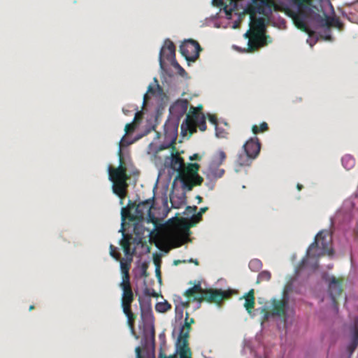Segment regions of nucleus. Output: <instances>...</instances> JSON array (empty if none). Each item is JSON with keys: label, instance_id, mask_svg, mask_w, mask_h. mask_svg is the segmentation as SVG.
Segmentation results:
<instances>
[{"label": "nucleus", "instance_id": "nucleus-35", "mask_svg": "<svg viewBox=\"0 0 358 358\" xmlns=\"http://www.w3.org/2000/svg\"><path fill=\"white\" fill-rule=\"evenodd\" d=\"M159 358H168V357L162 352V350H161L159 354Z\"/></svg>", "mask_w": 358, "mask_h": 358}, {"label": "nucleus", "instance_id": "nucleus-34", "mask_svg": "<svg viewBox=\"0 0 358 358\" xmlns=\"http://www.w3.org/2000/svg\"><path fill=\"white\" fill-rule=\"evenodd\" d=\"M141 117V114L140 113H136L134 119V122H136L138 118Z\"/></svg>", "mask_w": 358, "mask_h": 358}, {"label": "nucleus", "instance_id": "nucleus-19", "mask_svg": "<svg viewBox=\"0 0 358 358\" xmlns=\"http://www.w3.org/2000/svg\"><path fill=\"white\" fill-rule=\"evenodd\" d=\"M120 244L125 255L132 256L133 252H131L130 238L124 237L122 239Z\"/></svg>", "mask_w": 358, "mask_h": 358}, {"label": "nucleus", "instance_id": "nucleus-6", "mask_svg": "<svg viewBox=\"0 0 358 358\" xmlns=\"http://www.w3.org/2000/svg\"><path fill=\"white\" fill-rule=\"evenodd\" d=\"M120 164L117 167L108 166V179L113 182V192L121 199H124L127 194L129 185L127 180L129 176L127 173V167L124 165L123 155L121 148L118 150Z\"/></svg>", "mask_w": 358, "mask_h": 358}, {"label": "nucleus", "instance_id": "nucleus-40", "mask_svg": "<svg viewBox=\"0 0 358 358\" xmlns=\"http://www.w3.org/2000/svg\"><path fill=\"white\" fill-rule=\"evenodd\" d=\"M196 199H198L199 203H201L202 201V197L199 195L196 196Z\"/></svg>", "mask_w": 358, "mask_h": 358}, {"label": "nucleus", "instance_id": "nucleus-49", "mask_svg": "<svg viewBox=\"0 0 358 358\" xmlns=\"http://www.w3.org/2000/svg\"><path fill=\"white\" fill-rule=\"evenodd\" d=\"M122 141H123V139H121L120 141V143H122Z\"/></svg>", "mask_w": 358, "mask_h": 358}, {"label": "nucleus", "instance_id": "nucleus-28", "mask_svg": "<svg viewBox=\"0 0 358 358\" xmlns=\"http://www.w3.org/2000/svg\"><path fill=\"white\" fill-rule=\"evenodd\" d=\"M212 3L215 6H222L224 5V0H212Z\"/></svg>", "mask_w": 358, "mask_h": 358}, {"label": "nucleus", "instance_id": "nucleus-3", "mask_svg": "<svg viewBox=\"0 0 358 358\" xmlns=\"http://www.w3.org/2000/svg\"><path fill=\"white\" fill-rule=\"evenodd\" d=\"M292 286L286 285L280 296L273 297L261 308L256 309V313H259L261 324L270 318H273L277 322L279 329L285 330L289 322L293 316V309L290 306L289 292Z\"/></svg>", "mask_w": 358, "mask_h": 358}, {"label": "nucleus", "instance_id": "nucleus-37", "mask_svg": "<svg viewBox=\"0 0 358 358\" xmlns=\"http://www.w3.org/2000/svg\"><path fill=\"white\" fill-rule=\"evenodd\" d=\"M148 92H151V93H153V92H154L153 87H152L151 85H149V86H148Z\"/></svg>", "mask_w": 358, "mask_h": 358}, {"label": "nucleus", "instance_id": "nucleus-52", "mask_svg": "<svg viewBox=\"0 0 358 358\" xmlns=\"http://www.w3.org/2000/svg\"><path fill=\"white\" fill-rule=\"evenodd\" d=\"M186 358H190V356L189 357H187Z\"/></svg>", "mask_w": 358, "mask_h": 358}, {"label": "nucleus", "instance_id": "nucleus-1", "mask_svg": "<svg viewBox=\"0 0 358 358\" xmlns=\"http://www.w3.org/2000/svg\"><path fill=\"white\" fill-rule=\"evenodd\" d=\"M274 5L271 0H225V28L236 29L245 15H249V29L244 34L248 52H253L271 43L266 35V20Z\"/></svg>", "mask_w": 358, "mask_h": 358}, {"label": "nucleus", "instance_id": "nucleus-9", "mask_svg": "<svg viewBox=\"0 0 358 358\" xmlns=\"http://www.w3.org/2000/svg\"><path fill=\"white\" fill-rule=\"evenodd\" d=\"M323 231H320L315 237V241L308 247L306 256L302 259L301 264L305 265L310 259L313 260L312 268L315 269L317 267V259L324 255L331 256L333 255V250L328 248L329 241L322 236Z\"/></svg>", "mask_w": 358, "mask_h": 358}, {"label": "nucleus", "instance_id": "nucleus-16", "mask_svg": "<svg viewBox=\"0 0 358 358\" xmlns=\"http://www.w3.org/2000/svg\"><path fill=\"white\" fill-rule=\"evenodd\" d=\"M189 107V102L186 99H180L176 101L169 108L170 113L178 119L187 115V110Z\"/></svg>", "mask_w": 358, "mask_h": 358}, {"label": "nucleus", "instance_id": "nucleus-22", "mask_svg": "<svg viewBox=\"0 0 358 358\" xmlns=\"http://www.w3.org/2000/svg\"><path fill=\"white\" fill-rule=\"evenodd\" d=\"M262 266V262L259 259H252L249 263V267L252 271H258Z\"/></svg>", "mask_w": 358, "mask_h": 358}, {"label": "nucleus", "instance_id": "nucleus-15", "mask_svg": "<svg viewBox=\"0 0 358 358\" xmlns=\"http://www.w3.org/2000/svg\"><path fill=\"white\" fill-rule=\"evenodd\" d=\"M329 292L332 302L335 308L337 309V297L339 296L342 292V285L335 276L332 275L329 278Z\"/></svg>", "mask_w": 358, "mask_h": 358}, {"label": "nucleus", "instance_id": "nucleus-25", "mask_svg": "<svg viewBox=\"0 0 358 358\" xmlns=\"http://www.w3.org/2000/svg\"><path fill=\"white\" fill-rule=\"evenodd\" d=\"M110 255L116 260H119L120 259V253L117 251L116 248L113 245H110Z\"/></svg>", "mask_w": 358, "mask_h": 358}, {"label": "nucleus", "instance_id": "nucleus-43", "mask_svg": "<svg viewBox=\"0 0 358 358\" xmlns=\"http://www.w3.org/2000/svg\"><path fill=\"white\" fill-rule=\"evenodd\" d=\"M180 263V260H176V261L174 262V264H175V265H178V264H179Z\"/></svg>", "mask_w": 358, "mask_h": 358}, {"label": "nucleus", "instance_id": "nucleus-11", "mask_svg": "<svg viewBox=\"0 0 358 358\" xmlns=\"http://www.w3.org/2000/svg\"><path fill=\"white\" fill-rule=\"evenodd\" d=\"M152 205L150 199L140 202L138 205H129L127 208L122 209V217L127 216L131 220H142L146 215H150Z\"/></svg>", "mask_w": 358, "mask_h": 358}, {"label": "nucleus", "instance_id": "nucleus-39", "mask_svg": "<svg viewBox=\"0 0 358 358\" xmlns=\"http://www.w3.org/2000/svg\"><path fill=\"white\" fill-rule=\"evenodd\" d=\"M229 292H230V290H225V292H224L225 299H227L228 296H230V294Z\"/></svg>", "mask_w": 358, "mask_h": 358}, {"label": "nucleus", "instance_id": "nucleus-31", "mask_svg": "<svg viewBox=\"0 0 358 358\" xmlns=\"http://www.w3.org/2000/svg\"><path fill=\"white\" fill-rule=\"evenodd\" d=\"M219 160L217 162L218 164H221L224 160V151H220L218 153Z\"/></svg>", "mask_w": 358, "mask_h": 358}, {"label": "nucleus", "instance_id": "nucleus-20", "mask_svg": "<svg viewBox=\"0 0 358 358\" xmlns=\"http://www.w3.org/2000/svg\"><path fill=\"white\" fill-rule=\"evenodd\" d=\"M171 308V306L166 301L157 303L155 309L159 313H166Z\"/></svg>", "mask_w": 358, "mask_h": 358}, {"label": "nucleus", "instance_id": "nucleus-10", "mask_svg": "<svg viewBox=\"0 0 358 358\" xmlns=\"http://www.w3.org/2000/svg\"><path fill=\"white\" fill-rule=\"evenodd\" d=\"M202 110V106L198 107L190 106L189 110L187 114L186 118L181 125V129L185 128L192 134L199 128L203 131L206 129V120L203 115L200 113Z\"/></svg>", "mask_w": 358, "mask_h": 358}, {"label": "nucleus", "instance_id": "nucleus-47", "mask_svg": "<svg viewBox=\"0 0 358 358\" xmlns=\"http://www.w3.org/2000/svg\"><path fill=\"white\" fill-rule=\"evenodd\" d=\"M174 357H175V355H171V356L168 357V358H174Z\"/></svg>", "mask_w": 358, "mask_h": 358}, {"label": "nucleus", "instance_id": "nucleus-24", "mask_svg": "<svg viewBox=\"0 0 358 358\" xmlns=\"http://www.w3.org/2000/svg\"><path fill=\"white\" fill-rule=\"evenodd\" d=\"M270 278H271L270 272H268L267 271H264L259 274L257 282H259L260 281H264V280L268 281L270 280Z\"/></svg>", "mask_w": 358, "mask_h": 358}, {"label": "nucleus", "instance_id": "nucleus-50", "mask_svg": "<svg viewBox=\"0 0 358 358\" xmlns=\"http://www.w3.org/2000/svg\"><path fill=\"white\" fill-rule=\"evenodd\" d=\"M122 141H123V139H121L120 141V143H122Z\"/></svg>", "mask_w": 358, "mask_h": 358}, {"label": "nucleus", "instance_id": "nucleus-36", "mask_svg": "<svg viewBox=\"0 0 358 358\" xmlns=\"http://www.w3.org/2000/svg\"><path fill=\"white\" fill-rule=\"evenodd\" d=\"M188 320H189V315L187 316V322L189 323V327H191V324L194 322V320L193 318L189 319V321H188Z\"/></svg>", "mask_w": 358, "mask_h": 358}, {"label": "nucleus", "instance_id": "nucleus-53", "mask_svg": "<svg viewBox=\"0 0 358 358\" xmlns=\"http://www.w3.org/2000/svg\"><path fill=\"white\" fill-rule=\"evenodd\" d=\"M257 358H262V357H257Z\"/></svg>", "mask_w": 358, "mask_h": 358}, {"label": "nucleus", "instance_id": "nucleus-41", "mask_svg": "<svg viewBox=\"0 0 358 358\" xmlns=\"http://www.w3.org/2000/svg\"><path fill=\"white\" fill-rule=\"evenodd\" d=\"M189 262H194V263H195V264H196V265H198V264H199V262H198V261H197L196 259L195 261H194L193 259H191L189 260Z\"/></svg>", "mask_w": 358, "mask_h": 358}, {"label": "nucleus", "instance_id": "nucleus-33", "mask_svg": "<svg viewBox=\"0 0 358 358\" xmlns=\"http://www.w3.org/2000/svg\"><path fill=\"white\" fill-rule=\"evenodd\" d=\"M145 294L150 296H157V294L154 291L152 293H150L148 289L145 290Z\"/></svg>", "mask_w": 358, "mask_h": 358}, {"label": "nucleus", "instance_id": "nucleus-2", "mask_svg": "<svg viewBox=\"0 0 358 358\" xmlns=\"http://www.w3.org/2000/svg\"><path fill=\"white\" fill-rule=\"evenodd\" d=\"M293 10L290 16L297 29L308 34L306 42L313 47L317 38L314 37L313 29L322 28L324 33L321 34L325 41H332L330 34L331 27H340L339 21L329 17L322 8L323 0H289Z\"/></svg>", "mask_w": 358, "mask_h": 358}, {"label": "nucleus", "instance_id": "nucleus-48", "mask_svg": "<svg viewBox=\"0 0 358 358\" xmlns=\"http://www.w3.org/2000/svg\"><path fill=\"white\" fill-rule=\"evenodd\" d=\"M122 141H123V139H121L120 141V143H122Z\"/></svg>", "mask_w": 358, "mask_h": 358}, {"label": "nucleus", "instance_id": "nucleus-12", "mask_svg": "<svg viewBox=\"0 0 358 358\" xmlns=\"http://www.w3.org/2000/svg\"><path fill=\"white\" fill-rule=\"evenodd\" d=\"M188 313H186V317L184 325L180 329L178 338L176 342V352L180 356V358H186L191 356V351L188 347V338L189 336V323L187 322Z\"/></svg>", "mask_w": 358, "mask_h": 358}, {"label": "nucleus", "instance_id": "nucleus-5", "mask_svg": "<svg viewBox=\"0 0 358 358\" xmlns=\"http://www.w3.org/2000/svg\"><path fill=\"white\" fill-rule=\"evenodd\" d=\"M131 262V259L120 260L122 280L120 284V287L122 289V294L121 297V306L122 311L127 317V322L131 332L132 334H135V322L136 320V315L131 310V303L134 301V296L131 289L129 273Z\"/></svg>", "mask_w": 358, "mask_h": 358}, {"label": "nucleus", "instance_id": "nucleus-26", "mask_svg": "<svg viewBox=\"0 0 358 358\" xmlns=\"http://www.w3.org/2000/svg\"><path fill=\"white\" fill-rule=\"evenodd\" d=\"M135 129V126L134 123L127 124L124 128L125 134H129L133 132Z\"/></svg>", "mask_w": 358, "mask_h": 358}, {"label": "nucleus", "instance_id": "nucleus-17", "mask_svg": "<svg viewBox=\"0 0 358 358\" xmlns=\"http://www.w3.org/2000/svg\"><path fill=\"white\" fill-rule=\"evenodd\" d=\"M358 345V320L355 322L352 329V338L351 341L347 347V350L349 352V357L355 352L357 346Z\"/></svg>", "mask_w": 358, "mask_h": 358}, {"label": "nucleus", "instance_id": "nucleus-27", "mask_svg": "<svg viewBox=\"0 0 358 358\" xmlns=\"http://www.w3.org/2000/svg\"><path fill=\"white\" fill-rule=\"evenodd\" d=\"M208 120H209V122L210 123H212L215 127V129H217V117L215 115H209Z\"/></svg>", "mask_w": 358, "mask_h": 358}, {"label": "nucleus", "instance_id": "nucleus-44", "mask_svg": "<svg viewBox=\"0 0 358 358\" xmlns=\"http://www.w3.org/2000/svg\"><path fill=\"white\" fill-rule=\"evenodd\" d=\"M34 308V306L33 305L29 306V310H32Z\"/></svg>", "mask_w": 358, "mask_h": 358}, {"label": "nucleus", "instance_id": "nucleus-18", "mask_svg": "<svg viewBox=\"0 0 358 358\" xmlns=\"http://www.w3.org/2000/svg\"><path fill=\"white\" fill-rule=\"evenodd\" d=\"M255 304L254 292L253 289L250 290L245 296L244 307L248 313L252 317L259 315V313H256V309L252 312V310Z\"/></svg>", "mask_w": 358, "mask_h": 358}, {"label": "nucleus", "instance_id": "nucleus-29", "mask_svg": "<svg viewBox=\"0 0 358 358\" xmlns=\"http://www.w3.org/2000/svg\"><path fill=\"white\" fill-rule=\"evenodd\" d=\"M208 210L207 207L200 208L199 212L196 214V217L197 219H201L202 215Z\"/></svg>", "mask_w": 358, "mask_h": 358}, {"label": "nucleus", "instance_id": "nucleus-51", "mask_svg": "<svg viewBox=\"0 0 358 358\" xmlns=\"http://www.w3.org/2000/svg\"><path fill=\"white\" fill-rule=\"evenodd\" d=\"M176 308L178 309V305H176Z\"/></svg>", "mask_w": 358, "mask_h": 358}, {"label": "nucleus", "instance_id": "nucleus-42", "mask_svg": "<svg viewBox=\"0 0 358 358\" xmlns=\"http://www.w3.org/2000/svg\"><path fill=\"white\" fill-rule=\"evenodd\" d=\"M296 188L298 189V190H301V189H302V185H300V184H298V185H296Z\"/></svg>", "mask_w": 358, "mask_h": 358}, {"label": "nucleus", "instance_id": "nucleus-38", "mask_svg": "<svg viewBox=\"0 0 358 358\" xmlns=\"http://www.w3.org/2000/svg\"><path fill=\"white\" fill-rule=\"evenodd\" d=\"M156 273L157 275L160 276V270H159V266H157V268H156Z\"/></svg>", "mask_w": 358, "mask_h": 358}, {"label": "nucleus", "instance_id": "nucleus-46", "mask_svg": "<svg viewBox=\"0 0 358 358\" xmlns=\"http://www.w3.org/2000/svg\"><path fill=\"white\" fill-rule=\"evenodd\" d=\"M214 26L216 27L217 28L220 27V24H217L216 23H214Z\"/></svg>", "mask_w": 358, "mask_h": 358}, {"label": "nucleus", "instance_id": "nucleus-32", "mask_svg": "<svg viewBox=\"0 0 358 358\" xmlns=\"http://www.w3.org/2000/svg\"><path fill=\"white\" fill-rule=\"evenodd\" d=\"M141 350L140 347H137L136 348V358H141Z\"/></svg>", "mask_w": 358, "mask_h": 358}, {"label": "nucleus", "instance_id": "nucleus-14", "mask_svg": "<svg viewBox=\"0 0 358 358\" xmlns=\"http://www.w3.org/2000/svg\"><path fill=\"white\" fill-rule=\"evenodd\" d=\"M176 55V48L173 43L169 38L166 39L164 43V45L161 48L159 52V63L160 65H163L164 59L171 62L172 65L174 66L179 64L175 61Z\"/></svg>", "mask_w": 358, "mask_h": 358}, {"label": "nucleus", "instance_id": "nucleus-4", "mask_svg": "<svg viewBox=\"0 0 358 358\" xmlns=\"http://www.w3.org/2000/svg\"><path fill=\"white\" fill-rule=\"evenodd\" d=\"M171 167L178 172L175 180L181 182L182 189L185 192L191 191L194 187L202 184L203 179L198 173L200 166L197 163L185 164L182 157L178 153L173 155Z\"/></svg>", "mask_w": 358, "mask_h": 358}, {"label": "nucleus", "instance_id": "nucleus-8", "mask_svg": "<svg viewBox=\"0 0 358 358\" xmlns=\"http://www.w3.org/2000/svg\"><path fill=\"white\" fill-rule=\"evenodd\" d=\"M185 296L188 298L189 301L181 302L182 308H187L190 300L198 302L205 301L210 303H219L224 300V291L213 289H203L201 283L198 282L187 289Z\"/></svg>", "mask_w": 358, "mask_h": 358}, {"label": "nucleus", "instance_id": "nucleus-23", "mask_svg": "<svg viewBox=\"0 0 358 358\" xmlns=\"http://www.w3.org/2000/svg\"><path fill=\"white\" fill-rule=\"evenodd\" d=\"M267 129H268V124L265 122L260 124L259 129H258L257 125H253L252 127V131L255 134H257L259 132V131H265Z\"/></svg>", "mask_w": 358, "mask_h": 358}, {"label": "nucleus", "instance_id": "nucleus-13", "mask_svg": "<svg viewBox=\"0 0 358 358\" xmlns=\"http://www.w3.org/2000/svg\"><path fill=\"white\" fill-rule=\"evenodd\" d=\"M202 50L199 43L193 40H185L180 46V52L188 62H194Z\"/></svg>", "mask_w": 358, "mask_h": 358}, {"label": "nucleus", "instance_id": "nucleus-21", "mask_svg": "<svg viewBox=\"0 0 358 358\" xmlns=\"http://www.w3.org/2000/svg\"><path fill=\"white\" fill-rule=\"evenodd\" d=\"M342 164L346 169H350L354 166L355 161L350 155H345L342 158Z\"/></svg>", "mask_w": 358, "mask_h": 358}, {"label": "nucleus", "instance_id": "nucleus-30", "mask_svg": "<svg viewBox=\"0 0 358 358\" xmlns=\"http://www.w3.org/2000/svg\"><path fill=\"white\" fill-rule=\"evenodd\" d=\"M201 157L199 154H194L193 155L189 157V160L194 161V160H201Z\"/></svg>", "mask_w": 358, "mask_h": 358}, {"label": "nucleus", "instance_id": "nucleus-45", "mask_svg": "<svg viewBox=\"0 0 358 358\" xmlns=\"http://www.w3.org/2000/svg\"><path fill=\"white\" fill-rule=\"evenodd\" d=\"M143 275L147 276V273H146V268L145 267V269L143 271Z\"/></svg>", "mask_w": 358, "mask_h": 358}, {"label": "nucleus", "instance_id": "nucleus-7", "mask_svg": "<svg viewBox=\"0 0 358 358\" xmlns=\"http://www.w3.org/2000/svg\"><path fill=\"white\" fill-rule=\"evenodd\" d=\"M261 145L257 138H250L242 146L241 150L238 153L234 161V169L235 172H243L247 174V170L259 154Z\"/></svg>", "mask_w": 358, "mask_h": 358}]
</instances>
